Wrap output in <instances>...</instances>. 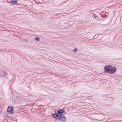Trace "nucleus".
<instances>
[{
  "label": "nucleus",
  "mask_w": 122,
  "mask_h": 122,
  "mask_svg": "<svg viewBox=\"0 0 122 122\" xmlns=\"http://www.w3.org/2000/svg\"><path fill=\"white\" fill-rule=\"evenodd\" d=\"M64 112L63 110L62 109L59 110L57 113H53L52 114V117L61 121H65L66 119L65 117L62 114Z\"/></svg>",
  "instance_id": "obj_1"
},
{
  "label": "nucleus",
  "mask_w": 122,
  "mask_h": 122,
  "mask_svg": "<svg viewBox=\"0 0 122 122\" xmlns=\"http://www.w3.org/2000/svg\"><path fill=\"white\" fill-rule=\"evenodd\" d=\"M111 66L106 65L105 66L104 68V71L103 72V73H105L106 72H107L108 73H110L111 71Z\"/></svg>",
  "instance_id": "obj_2"
},
{
  "label": "nucleus",
  "mask_w": 122,
  "mask_h": 122,
  "mask_svg": "<svg viewBox=\"0 0 122 122\" xmlns=\"http://www.w3.org/2000/svg\"><path fill=\"white\" fill-rule=\"evenodd\" d=\"M13 107L10 106H9L7 108V112L9 113L12 114L13 112Z\"/></svg>",
  "instance_id": "obj_3"
},
{
  "label": "nucleus",
  "mask_w": 122,
  "mask_h": 122,
  "mask_svg": "<svg viewBox=\"0 0 122 122\" xmlns=\"http://www.w3.org/2000/svg\"><path fill=\"white\" fill-rule=\"evenodd\" d=\"M111 68L110 74H113L116 72L117 70L116 68L114 66L112 67L111 66Z\"/></svg>",
  "instance_id": "obj_4"
},
{
  "label": "nucleus",
  "mask_w": 122,
  "mask_h": 122,
  "mask_svg": "<svg viewBox=\"0 0 122 122\" xmlns=\"http://www.w3.org/2000/svg\"><path fill=\"white\" fill-rule=\"evenodd\" d=\"M8 73L4 71H1L0 73V76L2 77L5 76Z\"/></svg>",
  "instance_id": "obj_5"
},
{
  "label": "nucleus",
  "mask_w": 122,
  "mask_h": 122,
  "mask_svg": "<svg viewBox=\"0 0 122 122\" xmlns=\"http://www.w3.org/2000/svg\"><path fill=\"white\" fill-rule=\"evenodd\" d=\"M10 3L13 5H14L17 2L16 1H15L14 0L10 1Z\"/></svg>",
  "instance_id": "obj_6"
},
{
  "label": "nucleus",
  "mask_w": 122,
  "mask_h": 122,
  "mask_svg": "<svg viewBox=\"0 0 122 122\" xmlns=\"http://www.w3.org/2000/svg\"><path fill=\"white\" fill-rule=\"evenodd\" d=\"M35 40L36 41H39V40L40 39L39 38L36 37L35 38Z\"/></svg>",
  "instance_id": "obj_7"
},
{
  "label": "nucleus",
  "mask_w": 122,
  "mask_h": 122,
  "mask_svg": "<svg viewBox=\"0 0 122 122\" xmlns=\"http://www.w3.org/2000/svg\"><path fill=\"white\" fill-rule=\"evenodd\" d=\"M77 49L76 48H75L74 51L75 52H76V51H77Z\"/></svg>",
  "instance_id": "obj_8"
},
{
  "label": "nucleus",
  "mask_w": 122,
  "mask_h": 122,
  "mask_svg": "<svg viewBox=\"0 0 122 122\" xmlns=\"http://www.w3.org/2000/svg\"><path fill=\"white\" fill-rule=\"evenodd\" d=\"M26 101H25V102H26Z\"/></svg>",
  "instance_id": "obj_9"
}]
</instances>
